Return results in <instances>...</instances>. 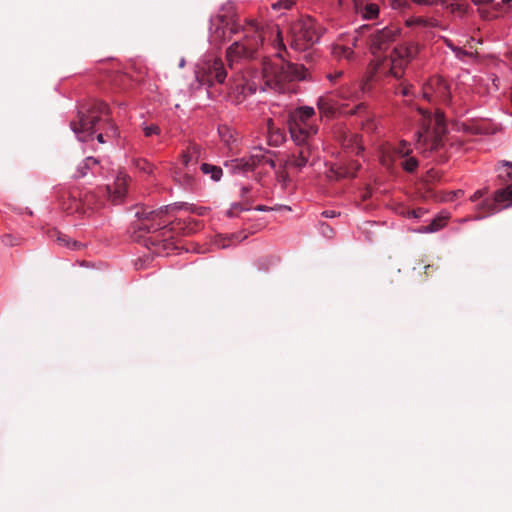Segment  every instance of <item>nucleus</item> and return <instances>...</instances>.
<instances>
[{
	"instance_id": "nucleus-61",
	"label": "nucleus",
	"mask_w": 512,
	"mask_h": 512,
	"mask_svg": "<svg viewBox=\"0 0 512 512\" xmlns=\"http://www.w3.org/2000/svg\"><path fill=\"white\" fill-rule=\"evenodd\" d=\"M325 228V230H322V233L328 232V230L331 231V228L328 225H325Z\"/></svg>"
},
{
	"instance_id": "nucleus-34",
	"label": "nucleus",
	"mask_w": 512,
	"mask_h": 512,
	"mask_svg": "<svg viewBox=\"0 0 512 512\" xmlns=\"http://www.w3.org/2000/svg\"><path fill=\"white\" fill-rule=\"evenodd\" d=\"M236 235H231L229 237H223V236H218L215 240V244L220 247V248H227L231 245L232 241L234 239H236Z\"/></svg>"
},
{
	"instance_id": "nucleus-52",
	"label": "nucleus",
	"mask_w": 512,
	"mask_h": 512,
	"mask_svg": "<svg viewBox=\"0 0 512 512\" xmlns=\"http://www.w3.org/2000/svg\"><path fill=\"white\" fill-rule=\"evenodd\" d=\"M255 210H257V211H269V210H271V208L267 207L265 205H258V206L255 207Z\"/></svg>"
},
{
	"instance_id": "nucleus-33",
	"label": "nucleus",
	"mask_w": 512,
	"mask_h": 512,
	"mask_svg": "<svg viewBox=\"0 0 512 512\" xmlns=\"http://www.w3.org/2000/svg\"><path fill=\"white\" fill-rule=\"evenodd\" d=\"M318 109L325 114L331 113L333 111V106L330 101L325 97H320L317 102Z\"/></svg>"
},
{
	"instance_id": "nucleus-60",
	"label": "nucleus",
	"mask_w": 512,
	"mask_h": 512,
	"mask_svg": "<svg viewBox=\"0 0 512 512\" xmlns=\"http://www.w3.org/2000/svg\"><path fill=\"white\" fill-rule=\"evenodd\" d=\"M325 228V230H322V233L328 232V230L331 231V228L328 225H325Z\"/></svg>"
},
{
	"instance_id": "nucleus-11",
	"label": "nucleus",
	"mask_w": 512,
	"mask_h": 512,
	"mask_svg": "<svg viewBox=\"0 0 512 512\" xmlns=\"http://www.w3.org/2000/svg\"><path fill=\"white\" fill-rule=\"evenodd\" d=\"M265 76L273 75L276 85H281L285 82L302 80L306 76V70L302 65L293 63H281L280 65H272L264 69Z\"/></svg>"
},
{
	"instance_id": "nucleus-10",
	"label": "nucleus",
	"mask_w": 512,
	"mask_h": 512,
	"mask_svg": "<svg viewBox=\"0 0 512 512\" xmlns=\"http://www.w3.org/2000/svg\"><path fill=\"white\" fill-rule=\"evenodd\" d=\"M512 206V184L505 188L498 189L493 199H484L476 208L477 219H483L504 208Z\"/></svg>"
},
{
	"instance_id": "nucleus-40",
	"label": "nucleus",
	"mask_w": 512,
	"mask_h": 512,
	"mask_svg": "<svg viewBox=\"0 0 512 512\" xmlns=\"http://www.w3.org/2000/svg\"><path fill=\"white\" fill-rule=\"evenodd\" d=\"M453 52L455 53V56L460 60H463L466 56H472L471 52L465 51L460 47H453Z\"/></svg>"
},
{
	"instance_id": "nucleus-24",
	"label": "nucleus",
	"mask_w": 512,
	"mask_h": 512,
	"mask_svg": "<svg viewBox=\"0 0 512 512\" xmlns=\"http://www.w3.org/2000/svg\"><path fill=\"white\" fill-rule=\"evenodd\" d=\"M201 171L204 174H209L211 179L214 181H219L222 177V168L219 166L203 163L201 165Z\"/></svg>"
},
{
	"instance_id": "nucleus-45",
	"label": "nucleus",
	"mask_w": 512,
	"mask_h": 512,
	"mask_svg": "<svg viewBox=\"0 0 512 512\" xmlns=\"http://www.w3.org/2000/svg\"><path fill=\"white\" fill-rule=\"evenodd\" d=\"M393 161H394V159H392L389 155L382 156V163H383V165H385L387 167H389Z\"/></svg>"
},
{
	"instance_id": "nucleus-29",
	"label": "nucleus",
	"mask_w": 512,
	"mask_h": 512,
	"mask_svg": "<svg viewBox=\"0 0 512 512\" xmlns=\"http://www.w3.org/2000/svg\"><path fill=\"white\" fill-rule=\"evenodd\" d=\"M178 182L184 187V188H187V189H192L195 185V179L194 177L188 172L180 175L178 178H177Z\"/></svg>"
},
{
	"instance_id": "nucleus-51",
	"label": "nucleus",
	"mask_w": 512,
	"mask_h": 512,
	"mask_svg": "<svg viewBox=\"0 0 512 512\" xmlns=\"http://www.w3.org/2000/svg\"><path fill=\"white\" fill-rule=\"evenodd\" d=\"M322 215H323L324 217H326V218H332V217L336 216V212H335V211H332V210H331V211H324V212L322 213Z\"/></svg>"
},
{
	"instance_id": "nucleus-35",
	"label": "nucleus",
	"mask_w": 512,
	"mask_h": 512,
	"mask_svg": "<svg viewBox=\"0 0 512 512\" xmlns=\"http://www.w3.org/2000/svg\"><path fill=\"white\" fill-rule=\"evenodd\" d=\"M1 242L8 247L20 244L19 239L11 234H4L3 236H1Z\"/></svg>"
},
{
	"instance_id": "nucleus-58",
	"label": "nucleus",
	"mask_w": 512,
	"mask_h": 512,
	"mask_svg": "<svg viewBox=\"0 0 512 512\" xmlns=\"http://www.w3.org/2000/svg\"><path fill=\"white\" fill-rule=\"evenodd\" d=\"M353 162L354 161H350L348 164H346L350 171H353Z\"/></svg>"
},
{
	"instance_id": "nucleus-14",
	"label": "nucleus",
	"mask_w": 512,
	"mask_h": 512,
	"mask_svg": "<svg viewBox=\"0 0 512 512\" xmlns=\"http://www.w3.org/2000/svg\"><path fill=\"white\" fill-rule=\"evenodd\" d=\"M423 97L428 101L450 102V90L446 81L438 76L431 77L423 87Z\"/></svg>"
},
{
	"instance_id": "nucleus-25",
	"label": "nucleus",
	"mask_w": 512,
	"mask_h": 512,
	"mask_svg": "<svg viewBox=\"0 0 512 512\" xmlns=\"http://www.w3.org/2000/svg\"><path fill=\"white\" fill-rule=\"evenodd\" d=\"M268 131L270 133L269 142L272 145H278L283 140V134L279 129L274 130L273 120L268 119L267 121Z\"/></svg>"
},
{
	"instance_id": "nucleus-22",
	"label": "nucleus",
	"mask_w": 512,
	"mask_h": 512,
	"mask_svg": "<svg viewBox=\"0 0 512 512\" xmlns=\"http://www.w3.org/2000/svg\"><path fill=\"white\" fill-rule=\"evenodd\" d=\"M436 180V172L433 170L428 171L427 175L423 178V181L421 183L420 190L424 191L425 194L424 197H432L433 192L431 188V184Z\"/></svg>"
},
{
	"instance_id": "nucleus-62",
	"label": "nucleus",
	"mask_w": 512,
	"mask_h": 512,
	"mask_svg": "<svg viewBox=\"0 0 512 512\" xmlns=\"http://www.w3.org/2000/svg\"><path fill=\"white\" fill-rule=\"evenodd\" d=\"M430 268H431V266H430V265H427V266L425 267V273H426V274L428 273V270H429Z\"/></svg>"
},
{
	"instance_id": "nucleus-63",
	"label": "nucleus",
	"mask_w": 512,
	"mask_h": 512,
	"mask_svg": "<svg viewBox=\"0 0 512 512\" xmlns=\"http://www.w3.org/2000/svg\"><path fill=\"white\" fill-rule=\"evenodd\" d=\"M350 94H346L345 92H342V97H349Z\"/></svg>"
},
{
	"instance_id": "nucleus-7",
	"label": "nucleus",
	"mask_w": 512,
	"mask_h": 512,
	"mask_svg": "<svg viewBox=\"0 0 512 512\" xmlns=\"http://www.w3.org/2000/svg\"><path fill=\"white\" fill-rule=\"evenodd\" d=\"M291 46L296 50H306L320 39L322 29L311 17L301 18L291 25Z\"/></svg>"
},
{
	"instance_id": "nucleus-39",
	"label": "nucleus",
	"mask_w": 512,
	"mask_h": 512,
	"mask_svg": "<svg viewBox=\"0 0 512 512\" xmlns=\"http://www.w3.org/2000/svg\"><path fill=\"white\" fill-rule=\"evenodd\" d=\"M334 53L336 56L349 58L353 54V51L350 48L337 47L335 48Z\"/></svg>"
},
{
	"instance_id": "nucleus-8",
	"label": "nucleus",
	"mask_w": 512,
	"mask_h": 512,
	"mask_svg": "<svg viewBox=\"0 0 512 512\" xmlns=\"http://www.w3.org/2000/svg\"><path fill=\"white\" fill-rule=\"evenodd\" d=\"M314 114L312 107H301L294 114L289 123V131L295 143H302L317 133V126L310 123Z\"/></svg>"
},
{
	"instance_id": "nucleus-54",
	"label": "nucleus",
	"mask_w": 512,
	"mask_h": 512,
	"mask_svg": "<svg viewBox=\"0 0 512 512\" xmlns=\"http://www.w3.org/2000/svg\"><path fill=\"white\" fill-rule=\"evenodd\" d=\"M363 150H364L363 146L357 143L356 154L359 155Z\"/></svg>"
},
{
	"instance_id": "nucleus-12",
	"label": "nucleus",
	"mask_w": 512,
	"mask_h": 512,
	"mask_svg": "<svg viewBox=\"0 0 512 512\" xmlns=\"http://www.w3.org/2000/svg\"><path fill=\"white\" fill-rule=\"evenodd\" d=\"M400 35V29L395 25L375 29L369 35V48L373 54L385 51Z\"/></svg>"
},
{
	"instance_id": "nucleus-1",
	"label": "nucleus",
	"mask_w": 512,
	"mask_h": 512,
	"mask_svg": "<svg viewBox=\"0 0 512 512\" xmlns=\"http://www.w3.org/2000/svg\"><path fill=\"white\" fill-rule=\"evenodd\" d=\"M176 209H178L176 205L164 206L157 210L149 207L138 208L135 213L137 219L132 224L134 239L136 241L143 239L149 249L154 248L155 253H160L161 247L166 250L174 227L166 228L169 221L165 217Z\"/></svg>"
},
{
	"instance_id": "nucleus-31",
	"label": "nucleus",
	"mask_w": 512,
	"mask_h": 512,
	"mask_svg": "<svg viewBox=\"0 0 512 512\" xmlns=\"http://www.w3.org/2000/svg\"><path fill=\"white\" fill-rule=\"evenodd\" d=\"M142 130L146 137L159 136L161 134V129L157 124H144Z\"/></svg>"
},
{
	"instance_id": "nucleus-21",
	"label": "nucleus",
	"mask_w": 512,
	"mask_h": 512,
	"mask_svg": "<svg viewBox=\"0 0 512 512\" xmlns=\"http://www.w3.org/2000/svg\"><path fill=\"white\" fill-rule=\"evenodd\" d=\"M225 167L233 174H241L251 171V166L246 163V159H234L230 162H226Z\"/></svg>"
},
{
	"instance_id": "nucleus-44",
	"label": "nucleus",
	"mask_w": 512,
	"mask_h": 512,
	"mask_svg": "<svg viewBox=\"0 0 512 512\" xmlns=\"http://www.w3.org/2000/svg\"><path fill=\"white\" fill-rule=\"evenodd\" d=\"M89 168H84V163L77 168V173L74 175L75 178H80L86 175Z\"/></svg>"
},
{
	"instance_id": "nucleus-9",
	"label": "nucleus",
	"mask_w": 512,
	"mask_h": 512,
	"mask_svg": "<svg viewBox=\"0 0 512 512\" xmlns=\"http://www.w3.org/2000/svg\"><path fill=\"white\" fill-rule=\"evenodd\" d=\"M419 53V45L415 42H408L394 48L389 61V74L396 79L404 75L409 62Z\"/></svg>"
},
{
	"instance_id": "nucleus-37",
	"label": "nucleus",
	"mask_w": 512,
	"mask_h": 512,
	"mask_svg": "<svg viewBox=\"0 0 512 512\" xmlns=\"http://www.w3.org/2000/svg\"><path fill=\"white\" fill-rule=\"evenodd\" d=\"M220 136L222 140L227 144L230 145L231 142H234V138L230 132V130L227 127H223L219 129Z\"/></svg>"
},
{
	"instance_id": "nucleus-38",
	"label": "nucleus",
	"mask_w": 512,
	"mask_h": 512,
	"mask_svg": "<svg viewBox=\"0 0 512 512\" xmlns=\"http://www.w3.org/2000/svg\"><path fill=\"white\" fill-rule=\"evenodd\" d=\"M426 212L427 210L424 208L407 209L405 215L409 218L418 219L421 218Z\"/></svg>"
},
{
	"instance_id": "nucleus-53",
	"label": "nucleus",
	"mask_w": 512,
	"mask_h": 512,
	"mask_svg": "<svg viewBox=\"0 0 512 512\" xmlns=\"http://www.w3.org/2000/svg\"><path fill=\"white\" fill-rule=\"evenodd\" d=\"M365 109V105L363 103L357 105V107L355 108V110L352 111V113H360L361 110H364Z\"/></svg>"
},
{
	"instance_id": "nucleus-16",
	"label": "nucleus",
	"mask_w": 512,
	"mask_h": 512,
	"mask_svg": "<svg viewBox=\"0 0 512 512\" xmlns=\"http://www.w3.org/2000/svg\"><path fill=\"white\" fill-rule=\"evenodd\" d=\"M202 81L212 83L215 80L218 83H223L227 73L224 64L220 58L207 61L203 66Z\"/></svg>"
},
{
	"instance_id": "nucleus-20",
	"label": "nucleus",
	"mask_w": 512,
	"mask_h": 512,
	"mask_svg": "<svg viewBox=\"0 0 512 512\" xmlns=\"http://www.w3.org/2000/svg\"><path fill=\"white\" fill-rule=\"evenodd\" d=\"M51 237L52 238L55 237V241L60 246L67 247L68 249H71V250H80L83 247L82 243H80V242H78L76 240H73L70 237H68L67 235L62 234V233H60L58 231H54L51 234Z\"/></svg>"
},
{
	"instance_id": "nucleus-19",
	"label": "nucleus",
	"mask_w": 512,
	"mask_h": 512,
	"mask_svg": "<svg viewBox=\"0 0 512 512\" xmlns=\"http://www.w3.org/2000/svg\"><path fill=\"white\" fill-rule=\"evenodd\" d=\"M355 9L364 19H374L379 14V7L375 3H364L363 0H353Z\"/></svg>"
},
{
	"instance_id": "nucleus-55",
	"label": "nucleus",
	"mask_w": 512,
	"mask_h": 512,
	"mask_svg": "<svg viewBox=\"0 0 512 512\" xmlns=\"http://www.w3.org/2000/svg\"><path fill=\"white\" fill-rule=\"evenodd\" d=\"M446 45L453 51V47H456L450 40H446Z\"/></svg>"
},
{
	"instance_id": "nucleus-57",
	"label": "nucleus",
	"mask_w": 512,
	"mask_h": 512,
	"mask_svg": "<svg viewBox=\"0 0 512 512\" xmlns=\"http://www.w3.org/2000/svg\"><path fill=\"white\" fill-rule=\"evenodd\" d=\"M97 140L100 142V143H104V139H103V134L100 133L97 135Z\"/></svg>"
},
{
	"instance_id": "nucleus-36",
	"label": "nucleus",
	"mask_w": 512,
	"mask_h": 512,
	"mask_svg": "<svg viewBox=\"0 0 512 512\" xmlns=\"http://www.w3.org/2000/svg\"><path fill=\"white\" fill-rule=\"evenodd\" d=\"M410 149L405 142H401L397 148L394 149L395 155H399L402 158L407 157L410 154Z\"/></svg>"
},
{
	"instance_id": "nucleus-23",
	"label": "nucleus",
	"mask_w": 512,
	"mask_h": 512,
	"mask_svg": "<svg viewBox=\"0 0 512 512\" xmlns=\"http://www.w3.org/2000/svg\"><path fill=\"white\" fill-rule=\"evenodd\" d=\"M200 155V150L198 146H192L189 148L187 152H184L182 154V163L186 168H189L190 162H193V164H196L198 162V158Z\"/></svg>"
},
{
	"instance_id": "nucleus-47",
	"label": "nucleus",
	"mask_w": 512,
	"mask_h": 512,
	"mask_svg": "<svg viewBox=\"0 0 512 512\" xmlns=\"http://www.w3.org/2000/svg\"><path fill=\"white\" fill-rule=\"evenodd\" d=\"M343 72L342 71H338L336 72L334 75L332 74H329L327 77L329 78L330 81H335L337 78H340L342 76Z\"/></svg>"
},
{
	"instance_id": "nucleus-46",
	"label": "nucleus",
	"mask_w": 512,
	"mask_h": 512,
	"mask_svg": "<svg viewBox=\"0 0 512 512\" xmlns=\"http://www.w3.org/2000/svg\"><path fill=\"white\" fill-rule=\"evenodd\" d=\"M459 194H463V192L461 190H458V191H453V192H450L449 193V197L448 199H446L447 201H452L454 200Z\"/></svg>"
},
{
	"instance_id": "nucleus-59",
	"label": "nucleus",
	"mask_w": 512,
	"mask_h": 512,
	"mask_svg": "<svg viewBox=\"0 0 512 512\" xmlns=\"http://www.w3.org/2000/svg\"><path fill=\"white\" fill-rule=\"evenodd\" d=\"M325 228V230H322V233L328 232V230L331 231V228L328 225H325Z\"/></svg>"
},
{
	"instance_id": "nucleus-17",
	"label": "nucleus",
	"mask_w": 512,
	"mask_h": 512,
	"mask_svg": "<svg viewBox=\"0 0 512 512\" xmlns=\"http://www.w3.org/2000/svg\"><path fill=\"white\" fill-rule=\"evenodd\" d=\"M241 201L235 203L231 206V208L227 211V215L229 217H234L241 211H248L251 209L252 203L254 202L253 197L251 196V187L243 186L240 192Z\"/></svg>"
},
{
	"instance_id": "nucleus-2",
	"label": "nucleus",
	"mask_w": 512,
	"mask_h": 512,
	"mask_svg": "<svg viewBox=\"0 0 512 512\" xmlns=\"http://www.w3.org/2000/svg\"><path fill=\"white\" fill-rule=\"evenodd\" d=\"M128 177L125 174H119L112 186L99 187L96 191H89L83 195L70 194V203L63 204V208L69 212L86 213L88 210L95 211L104 206V198H107L113 204L122 203L127 193Z\"/></svg>"
},
{
	"instance_id": "nucleus-43",
	"label": "nucleus",
	"mask_w": 512,
	"mask_h": 512,
	"mask_svg": "<svg viewBox=\"0 0 512 512\" xmlns=\"http://www.w3.org/2000/svg\"><path fill=\"white\" fill-rule=\"evenodd\" d=\"M479 11L482 15L483 18H486V19H491V18H494L496 17V13L495 12H490L489 10H485L484 8H479Z\"/></svg>"
},
{
	"instance_id": "nucleus-42",
	"label": "nucleus",
	"mask_w": 512,
	"mask_h": 512,
	"mask_svg": "<svg viewBox=\"0 0 512 512\" xmlns=\"http://www.w3.org/2000/svg\"><path fill=\"white\" fill-rule=\"evenodd\" d=\"M487 193V189H483V190H477L474 192V194L470 197V200L472 202H475L477 200H479L480 198H482L485 194Z\"/></svg>"
},
{
	"instance_id": "nucleus-15",
	"label": "nucleus",
	"mask_w": 512,
	"mask_h": 512,
	"mask_svg": "<svg viewBox=\"0 0 512 512\" xmlns=\"http://www.w3.org/2000/svg\"><path fill=\"white\" fill-rule=\"evenodd\" d=\"M296 145L297 149L287 159L285 166L301 170L309 163V160L314 156L315 148L310 142V138H307L302 143H296Z\"/></svg>"
},
{
	"instance_id": "nucleus-32",
	"label": "nucleus",
	"mask_w": 512,
	"mask_h": 512,
	"mask_svg": "<svg viewBox=\"0 0 512 512\" xmlns=\"http://www.w3.org/2000/svg\"><path fill=\"white\" fill-rule=\"evenodd\" d=\"M402 168L407 172H413L418 167V161L414 157H408L401 162Z\"/></svg>"
},
{
	"instance_id": "nucleus-64",
	"label": "nucleus",
	"mask_w": 512,
	"mask_h": 512,
	"mask_svg": "<svg viewBox=\"0 0 512 512\" xmlns=\"http://www.w3.org/2000/svg\"><path fill=\"white\" fill-rule=\"evenodd\" d=\"M361 29H369V26H362Z\"/></svg>"
},
{
	"instance_id": "nucleus-50",
	"label": "nucleus",
	"mask_w": 512,
	"mask_h": 512,
	"mask_svg": "<svg viewBox=\"0 0 512 512\" xmlns=\"http://www.w3.org/2000/svg\"><path fill=\"white\" fill-rule=\"evenodd\" d=\"M499 178L503 179V181L505 182L510 181L512 180V172H507L505 177L502 174H500Z\"/></svg>"
},
{
	"instance_id": "nucleus-3",
	"label": "nucleus",
	"mask_w": 512,
	"mask_h": 512,
	"mask_svg": "<svg viewBox=\"0 0 512 512\" xmlns=\"http://www.w3.org/2000/svg\"><path fill=\"white\" fill-rule=\"evenodd\" d=\"M241 32V38L235 40L226 51L230 68L239 60L253 58L263 42V33L254 21L243 27Z\"/></svg>"
},
{
	"instance_id": "nucleus-18",
	"label": "nucleus",
	"mask_w": 512,
	"mask_h": 512,
	"mask_svg": "<svg viewBox=\"0 0 512 512\" xmlns=\"http://www.w3.org/2000/svg\"><path fill=\"white\" fill-rule=\"evenodd\" d=\"M360 169L358 162H353V171H350L346 165L332 166L329 170L328 177L331 179L353 178Z\"/></svg>"
},
{
	"instance_id": "nucleus-56",
	"label": "nucleus",
	"mask_w": 512,
	"mask_h": 512,
	"mask_svg": "<svg viewBox=\"0 0 512 512\" xmlns=\"http://www.w3.org/2000/svg\"><path fill=\"white\" fill-rule=\"evenodd\" d=\"M502 166L512 168V162H510V161H504V162H502Z\"/></svg>"
},
{
	"instance_id": "nucleus-26",
	"label": "nucleus",
	"mask_w": 512,
	"mask_h": 512,
	"mask_svg": "<svg viewBox=\"0 0 512 512\" xmlns=\"http://www.w3.org/2000/svg\"><path fill=\"white\" fill-rule=\"evenodd\" d=\"M473 3L479 7L489 6L495 11L498 10L503 4L509 3L511 0H472Z\"/></svg>"
},
{
	"instance_id": "nucleus-4",
	"label": "nucleus",
	"mask_w": 512,
	"mask_h": 512,
	"mask_svg": "<svg viewBox=\"0 0 512 512\" xmlns=\"http://www.w3.org/2000/svg\"><path fill=\"white\" fill-rule=\"evenodd\" d=\"M109 107L102 101L92 100L81 106L77 119L71 122L72 130L79 140L86 141L94 131L102 115H108Z\"/></svg>"
},
{
	"instance_id": "nucleus-13",
	"label": "nucleus",
	"mask_w": 512,
	"mask_h": 512,
	"mask_svg": "<svg viewBox=\"0 0 512 512\" xmlns=\"http://www.w3.org/2000/svg\"><path fill=\"white\" fill-rule=\"evenodd\" d=\"M257 90V84L249 80L243 73H238L230 80L229 96L237 104L243 102L247 96Z\"/></svg>"
},
{
	"instance_id": "nucleus-27",
	"label": "nucleus",
	"mask_w": 512,
	"mask_h": 512,
	"mask_svg": "<svg viewBox=\"0 0 512 512\" xmlns=\"http://www.w3.org/2000/svg\"><path fill=\"white\" fill-rule=\"evenodd\" d=\"M447 217H437L428 226L425 227V232H436L446 224Z\"/></svg>"
},
{
	"instance_id": "nucleus-5",
	"label": "nucleus",
	"mask_w": 512,
	"mask_h": 512,
	"mask_svg": "<svg viewBox=\"0 0 512 512\" xmlns=\"http://www.w3.org/2000/svg\"><path fill=\"white\" fill-rule=\"evenodd\" d=\"M423 116L422 126L424 131L418 132V145L423 144L430 151H439L443 146V137L446 134V122L443 113L436 112L431 115L429 112L419 109Z\"/></svg>"
},
{
	"instance_id": "nucleus-30",
	"label": "nucleus",
	"mask_w": 512,
	"mask_h": 512,
	"mask_svg": "<svg viewBox=\"0 0 512 512\" xmlns=\"http://www.w3.org/2000/svg\"><path fill=\"white\" fill-rule=\"evenodd\" d=\"M135 167L147 174H151L153 172V165L150 164L146 159H136L134 161Z\"/></svg>"
},
{
	"instance_id": "nucleus-48",
	"label": "nucleus",
	"mask_w": 512,
	"mask_h": 512,
	"mask_svg": "<svg viewBox=\"0 0 512 512\" xmlns=\"http://www.w3.org/2000/svg\"><path fill=\"white\" fill-rule=\"evenodd\" d=\"M401 94H402L403 96H409V95H411V87H410V86H404V87H402V89H401Z\"/></svg>"
},
{
	"instance_id": "nucleus-41",
	"label": "nucleus",
	"mask_w": 512,
	"mask_h": 512,
	"mask_svg": "<svg viewBox=\"0 0 512 512\" xmlns=\"http://www.w3.org/2000/svg\"><path fill=\"white\" fill-rule=\"evenodd\" d=\"M99 163V161L93 157H87L84 160V168L91 169L92 167L96 166Z\"/></svg>"
},
{
	"instance_id": "nucleus-49",
	"label": "nucleus",
	"mask_w": 512,
	"mask_h": 512,
	"mask_svg": "<svg viewBox=\"0 0 512 512\" xmlns=\"http://www.w3.org/2000/svg\"><path fill=\"white\" fill-rule=\"evenodd\" d=\"M263 163L268 164L273 169L276 167L275 161L271 158H267L266 156Z\"/></svg>"
},
{
	"instance_id": "nucleus-28",
	"label": "nucleus",
	"mask_w": 512,
	"mask_h": 512,
	"mask_svg": "<svg viewBox=\"0 0 512 512\" xmlns=\"http://www.w3.org/2000/svg\"><path fill=\"white\" fill-rule=\"evenodd\" d=\"M264 159L265 155L262 154V148H259L257 153L252 154L250 158L246 160V163L250 164L252 171L256 166L263 163Z\"/></svg>"
},
{
	"instance_id": "nucleus-6",
	"label": "nucleus",
	"mask_w": 512,
	"mask_h": 512,
	"mask_svg": "<svg viewBox=\"0 0 512 512\" xmlns=\"http://www.w3.org/2000/svg\"><path fill=\"white\" fill-rule=\"evenodd\" d=\"M234 18L233 8L228 6L222 7L220 12L210 19L209 41L212 45L221 46L231 34L240 32Z\"/></svg>"
}]
</instances>
